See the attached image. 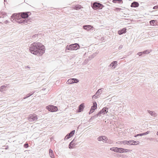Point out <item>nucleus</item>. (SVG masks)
I'll return each mask as SVG.
<instances>
[{
  "label": "nucleus",
  "mask_w": 158,
  "mask_h": 158,
  "mask_svg": "<svg viewBox=\"0 0 158 158\" xmlns=\"http://www.w3.org/2000/svg\"><path fill=\"white\" fill-rule=\"evenodd\" d=\"M108 111V108L106 107H104L101 110L98 114H97V116H98L101 114H103L107 113Z\"/></svg>",
  "instance_id": "obj_8"
},
{
  "label": "nucleus",
  "mask_w": 158,
  "mask_h": 158,
  "mask_svg": "<svg viewBox=\"0 0 158 158\" xmlns=\"http://www.w3.org/2000/svg\"><path fill=\"white\" fill-rule=\"evenodd\" d=\"M126 32V29L125 28H123L122 30L118 31V34L119 35H121L123 33H125Z\"/></svg>",
  "instance_id": "obj_17"
},
{
  "label": "nucleus",
  "mask_w": 158,
  "mask_h": 158,
  "mask_svg": "<svg viewBox=\"0 0 158 158\" xmlns=\"http://www.w3.org/2000/svg\"><path fill=\"white\" fill-rule=\"evenodd\" d=\"M35 92V91H34V92H32L31 93H30L27 94V96L26 97L24 98H23L24 99H26V98L29 97L30 96H31L32 95V94H33Z\"/></svg>",
  "instance_id": "obj_24"
},
{
  "label": "nucleus",
  "mask_w": 158,
  "mask_h": 158,
  "mask_svg": "<svg viewBox=\"0 0 158 158\" xmlns=\"http://www.w3.org/2000/svg\"><path fill=\"white\" fill-rule=\"evenodd\" d=\"M116 9H119V8H116Z\"/></svg>",
  "instance_id": "obj_50"
},
{
  "label": "nucleus",
  "mask_w": 158,
  "mask_h": 158,
  "mask_svg": "<svg viewBox=\"0 0 158 158\" xmlns=\"http://www.w3.org/2000/svg\"><path fill=\"white\" fill-rule=\"evenodd\" d=\"M69 148H72V147L71 146V145H70V144L69 145Z\"/></svg>",
  "instance_id": "obj_45"
},
{
  "label": "nucleus",
  "mask_w": 158,
  "mask_h": 158,
  "mask_svg": "<svg viewBox=\"0 0 158 158\" xmlns=\"http://www.w3.org/2000/svg\"><path fill=\"white\" fill-rule=\"evenodd\" d=\"M103 7V6L101 4L98 2H95L93 4L92 7L95 9H101Z\"/></svg>",
  "instance_id": "obj_4"
},
{
  "label": "nucleus",
  "mask_w": 158,
  "mask_h": 158,
  "mask_svg": "<svg viewBox=\"0 0 158 158\" xmlns=\"http://www.w3.org/2000/svg\"><path fill=\"white\" fill-rule=\"evenodd\" d=\"M110 150L115 152H119L120 153H123L122 152V148H118L117 147H113L110 148Z\"/></svg>",
  "instance_id": "obj_7"
},
{
  "label": "nucleus",
  "mask_w": 158,
  "mask_h": 158,
  "mask_svg": "<svg viewBox=\"0 0 158 158\" xmlns=\"http://www.w3.org/2000/svg\"><path fill=\"white\" fill-rule=\"evenodd\" d=\"M97 104L96 102H95L93 103V105L91 107V108L93 109H94L95 110L97 108Z\"/></svg>",
  "instance_id": "obj_21"
},
{
  "label": "nucleus",
  "mask_w": 158,
  "mask_h": 158,
  "mask_svg": "<svg viewBox=\"0 0 158 158\" xmlns=\"http://www.w3.org/2000/svg\"><path fill=\"white\" fill-rule=\"evenodd\" d=\"M107 139H108L107 137L104 136H100L98 138V140L99 141L104 140L106 141L105 142H106V141L107 140Z\"/></svg>",
  "instance_id": "obj_10"
},
{
  "label": "nucleus",
  "mask_w": 158,
  "mask_h": 158,
  "mask_svg": "<svg viewBox=\"0 0 158 158\" xmlns=\"http://www.w3.org/2000/svg\"><path fill=\"white\" fill-rule=\"evenodd\" d=\"M98 96L97 95H96V94H95V95H94L92 96V98H98Z\"/></svg>",
  "instance_id": "obj_35"
},
{
  "label": "nucleus",
  "mask_w": 158,
  "mask_h": 158,
  "mask_svg": "<svg viewBox=\"0 0 158 158\" xmlns=\"http://www.w3.org/2000/svg\"><path fill=\"white\" fill-rule=\"evenodd\" d=\"M27 68H30V67H29L28 66H27Z\"/></svg>",
  "instance_id": "obj_49"
},
{
  "label": "nucleus",
  "mask_w": 158,
  "mask_h": 158,
  "mask_svg": "<svg viewBox=\"0 0 158 158\" xmlns=\"http://www.w3.org/2000/svg\"><path fill=\"white\" fill-rule=\"evenodd\" d=\"M79 45L77 44H74L66 46V50H76L79 48Z\"/></svg>",
  "instance_id": "obj_3"
},
{
  "label": "nucleus",
  "mask_w": 158,
  "mask_h": 158,
  "mask_svg": "<svg viewBox=\"0 0 158 158\" xmlns=\"http://www.w3.org/2000/svg\"><path fill=\"white\" fill-rule=\"evenodd\" d=\"M117 2H118V3H120L122 2V0H117Z\"/></svg>",
  "instance_id": "obj_42"
},
{
  "label": "nucleus",
  "mask_w": 158,
  "mask_h": 158,
  "mask_svg": "<svg viewBox=\"0 0 158 158\" xmlns=\"http://www.w3.org/2000/svg\"><path fill=\"white\" fill-rule=\"evenodd\" d=\"M156 135L158 136V131L156 133Z\"/></svg>",
  "instance_id": "obj_48"
},
{
  "label": "nucleus",
  "mask_w": 158,
  "mask_h": 158,
  "mask_svg": "<svg viewBox=\"0 0 158 158\" xmlns=\"http://www.w3.org/2000/svg\"><path fill=\"white\" fill-rule=\"evenodd\" d=\"M84 107V104L83 103L81 104L80 106H79V110L78 111V112H81L82 111Z\"/></svg>",
  "instance_id": "obj_14"
},
{
  "label": "nucleus",
  "mask_w": 158,
  "mask_h": 158,
  "mask_svg": "<svg viewBox=\"0 0 158 158\" xmlns=\"http://www.w3.org/2000/svg\"><path fill=\"white\" fill-rule=\"evenodd\" d=\"M20 14H15V21H16L18 23L26 24L28 23L27 21L26 20L22 18Z\"/></svg>",
  "instance_id": "obj_2"
},
{
  "label": "nucleus",
  "mask_w": 158,
  "mask_h": 158,
  "mask_svg": "<svg viewBox=\"0 0 158 158\" xmlns=\"http://www.w3.org/2000/svg\"><path fill=\"white\" fill-rule=\"evenodd\" d=\"M66 83L68 84H70L73 83L72 78L69 79L67 81Z\"/></svg>",
  "instance_id": "obj_25"
},
{
  "label": "nucleus",
  "mask_w": 158,
  "mask_h": 158,
  "mask_svg": "<svg viewBox=\"0 0 158 158\" xmlns=\"http://www.w3.org/2000/svg\"><path fill=\"white\" fill-rule=\"evenodd\" d=\"M94 111V109H93L91 108L90 110V111L89 112V114H90L92 113Z\"/></svg>",
  "instance_id": "obj_33"
},
{
  "label": "nucleus",
  "mask_w": 158,
  "mask_h": 158,
  "mask_svg": "<svg viewBox=\"0 0 158 158\" xmlns=\"http://www.w3.org/2000/svg\"><path fill=\"white\" fill-rule=\"evenodd\" d=\"M46 109L49 111L51 112H54L58 110V109L57 106L52 105H49L46 107Z\"/></svg>",
  "instance_id": "obj_5"
},
{
  "label": "nucleus",
  "mask_w": 158,
  "mask_h": 158,
  "mask_svg": "<svg viewBox=\"0 0 158 158\" xmlns=\"http://www.w3.org/2000/svg\"><path fill=\"white\" fill-rule=\"evenodd\" d=\"M7 88V85H2L0 87V91L1 92H3V91H6V88Z\"/></svg>",
  "instance_id": "obj_13"
},
{
  "label": "nucleus",
  "mask_w": 158,
  "mask_h": 158,
  "mask_svg": "<svg viewBox=\"0 0 158 158\" xmlns=\"http://www.w3.org/2000/svg\"><path fill=\"white\" fill-rule=\"evenodd\" d=\"M29 50L32 54L40 56L44 53V46L40 43H34L29 46Z\"/></svg>",
  "instance_id": "obj_1"
},
{
  "label": "nucleus",
  "mask_w": 158,
  "mask_h": 158,
  "mask_svg": "<svg viewBox=\"0 0 158 158\" xmlns=\"http://www.w3.org/2000/svg\"><path fill=\"white\" fill-rule=\"evenodd\" d=\"M102 92V89H99L96 93V95L98 96L99 94H100Z\"/></svg>",
  "instance_id": "obj_23"
},
{
  "label": "nucleus",
  "mask_w": 158,
  "mask_h": 158,
  "mask_svg": "<svg viewBox=\"0 0 158 158\" xmlns=\"http://www.w3.org/2000/svg\"><path fill=\"white\" fill-rule=\"evenodd\" d=\"M142 52L143 54H149L150 52L148 50H146Z\"/></svg>",
  "instance_id": "obj_30"
},
{
  "label": "nucleus",
  "mask_w": 158,
  "mask_h": 158,
  "mask_svg": "<svg viewBox=\"0 0 158 158\" xmlns=\"http://www.w3.org/2000/svg\"><path fill=\"white\" fill-rule=\"evenodd\" d=\"M72 80L73 83H77L79 82V80L77 79L76 78H72Z\"/></svg>",
  "instance_id": "obj_28"
},
{
  "label": "nucleus",
  "mask_w": 158,
  "mask_h": 158,
  "mask_svg": "<svg viewBox=\"0 0 158 158\" xmlns=\"http://www.w3.org/2000/svg\"><path fill=\"white\" fill-rule=\"evenodd\" d=\"M155 20H151L150 22V24L152 25H154V24L155 22Z\"/></svg>",
  "instance_id": "obj_31"
},
{
  "label": "nucleus",
  "mask_w": 158,
  "mask_h": 158,
  "mask_svg": "<svg viewBox=\"0 0 158 158\" xmlns=\"http://www.w3.org/2000/svg\"><path fill=\"white\" fill-rule=\"evenodd\" d=\"M150 132V131H148L146 132L143 133V135H147Z\"/></svg>",
  "instance_id": "obj_36"
},
{
  "label": "nucleus",
  "mask_w": 158,
  "mask_h": 158,
  "mask_svg": "<svg viewBox=\"0 0 158 158\" xmlns=\"http://www.w3.org/2000/svg\"><path fill=\"white\" fill-rule=\"evenodd\" d=\"M143 54L142 52H139L137 53V55H139V56L142 55Z\"/></svg>",
  "instance_id": "obj_37"
},
{
  "label": "nucleus",
  "mask_w": 158,
  "mask_h": 158,
  "mask_svg": "<svg viewBox=\"0 0 158 158\" xmlns=\"http://www.w3.org/2000/svg\"><path fill=\"white\" fill-rule=\"evenodd\" d=\"M143 135V133H141V134H137V135H135V137H137L138 136H142Z\"/></svg>",
  "instance_id": "obj_34"
},
{
  "label": "nucleus",
  "mask_w": 158,
  "mask_h": 158,
  "mask_svg": "<svg viewBox=\"0 0 158 158\" xmlns=\"http://www.w3.org/2000/svg\"><path fill=\"white\" fill-rule=\"evenodd\" d=\"M117 64V61H114L109 65V67L114 69L116 67V65Z\"/></svg>",
  "instance_id": "obj_11"
},
{
  "label": "nucleus",
  "mask_w": 158,
  "mask_h": 158,
  "mask_svg": "<svg viewBox=\"0 0 158 158\" xmlns=\"http://www.w3.org/2000/svg\"><path fill=\"white\" fill-rule=\"evenodd\" d=\"M158 6H155L153 8V9H158Z\"/></svg>",
  "instance_id": "obj_40"
},
{
  "label": "nucleus",
  "mask_w": 158,
  "mask_h": 158,
  "mask_svg": "<svg viewBox=\"0 0 158 158\" xmlns=\"http://www.w3.org/2000/svg\"><path fill=\"white\" fill-rule=\"evenodd\" d=\"M4 1L5 2V0H4Z\"/></svg>",
  "instance_id": "obj_51"
},
{
  "label": "nucleus",
  "mask_w": 158,
  "mask_h": 158,
  "mask_svg": "<svg viewBox=\"0 0 158 158\" xmlns=\"http://www.w3.org/2000/svg\"><path fill=\"white\" fill-rule=\"evenodd\" d=\"M148 112L149 113L151 116L154 117L156 116V114L154 111H152L150 110H148Z\"/></svg>",
  "instance_id": "obj_19"
},
{
  "label": "nucleus",
  "mask_w": 158,
  "mask_h": 158,
  "mask_svg": "<svg viewBox=\"0 0 158 158\" xmlns=\"http://www.w3.org/2000/svg\"><path fill=\"white\" fill-rule=\"evenodd\" d=\"M133 140H130L128 141V144L130 145H132Z\"/></svg>",
  "instance_id": "obj_32"
},
{
  "label": "nucleus",
  "mask_w": 158,
  "mask_h": 158,
  "mask_svg": "<svg viewBox=\"0 0 158 158\" xmlns=\"http://www.w3.org/2000/svg\"><path fill=\"white\" fill-rule=\"evenodd\" d=\"M123 48V45H120L118 47V49L120 50H121V49H122Z\"/></svg>",
  "instance_id": "obj_39"
},
{
  "label": "nucleus",
  "mask_w": 158,
  "mask_h": 158,
  "mask_svg": "<svg viewBox=\"0 0 158 158\" xmlns=\"http://www.w3.org/2000/svg\"><path fill=\"white\" fill-rule=\"evenodd\" d=\"M5 22L6 23H7L8 22V21H7V20H6L5 21Z\"/></svg>",
  "instance_id": "obj_46"
},
{
  "label": "nucleus",
  "mask_w": 158,
  "mask_h": 158,
  "mask_svg": "<svg viewBox=\"0 0 158 158\" xmlns=\"http://www.w3.org/2000/svg\"><path fill=\"white\" fill-rule=\"evenodd\" d=\"M38 119L37 115L35 114H32L30 115L28 120L30 122H33L36 120Z\"/></svg>",
  "instance_id": "obj_6"
},
{
  "label": "nucleus",
  "mask_w": 158,
  "mask_h": 158,
  "mask_svg": "<svg viewBox=\"0 0 158 158\" xmlns=\"http://www.w3.org/2000/svg\"><path fill=\"white\" fill-rule=\"evenodd\" d=\"M49 155L52 158H55V156L53 153V151L51 149L49 150Z\"/></svg>",
  "instance_id": "obj_18"
},
{
  "label": "nucleus",
  "mask_w": 158,
  "mask_h": 158,
  "mask_svg": "<svg viewBox=\"0 0 158 158\" xmlns=\"http://www.w3.org/2000/svg\"><path fill=\"white\" fill-rule=\"evenodd\" d=\"M93 27L90 25H85L83 26V28L87 31L91 29Z\"/></svg>",
  "instance_id": "obj_12"
},
{
  "label": "nucleus",
  "mask_w": 158,
  "mask_h": 158,
  "mask_svg": "<svg viewBox=\"0 0 158 158\" xmlns=\"http://www.w3.org/2000/svg\"><path fill=\"white\" fill-rule=\"evenodd\" d=\"M81 5H77L73 7V8L77 10L81 9Z\"/></svg>",
  "instance_id": "obj_20"
},
{
  "label": "nucleus",
  "mask_w": 158,
  "mask_h": 158,
  "mask_svg": "<svg viewBox=\"0 0 158 158\" xmlns=\"http://www.w3.org/2000/svg\"><path fill=\"white\" fill-rule=\"evenodd\" d=\"M75 132V130H73L72 131L69 133L65 137L64 140L68 139L72 136L74 134Z\"/></svg>",
  "instance_id": "obj_9"
},
{
  "label": "nucleus",
  "mask_w": 158,
  "mask_h": 158,
  "mask_svg": "<svg viewBox=\"0 0 158 158\" xmlns=\"http://www.w3.org/2000/svg\"><path fill=\"white\" fill-rule=\"evenodd\" d=\"M139 6V4L137 2H132L131 5V7H137Z\"/></svg>",
  "instance_id": "obj_16"
},
{
  "label": "nucleus",
  "mask_w": 158,
  "mask_h": 158,
  "mask_svg": "<svg viewBox=\"0 0 158 158\" xmlns=\"http://www.w3.org/2000/svg\"><path fill=\"white\" fill-rule=\"evenodd\" d=\"M74 140V139H73V140L72 141H71V142L70 143H69V144H70V145H72L73 144V142Z\"/></svg>",
  "instance_id": "obj_41"
},
{
  "label": "nucleus",
  "mask_w": 158,
  "mask_h": 158,
  "mask_svg": "<svg viewBox=\"0 0 158 158\" xmlns=\"http://www.w3.org/2000/svg\"><path fill=\"white\" fill-rule=\"evenodd\" d=\"M15 14H14L12 15L10 17L11 20L12 22H13L14 20H15Z\"/></svg>",
  "instance_id": "obj_22"
},
{
  "label": "nucleus",
  "mask_w": 158,
  "mask_h": 158,
  "mask_svg": "<svg viewBox=\"0 0 158 158\" xmlns=\"http://www.w3.org/2000/svg\"><path fill=\"white\" fill-rule=\"evenodd\" d=\"M113 2L114 3H116L117 2V0H113Z\"/></svg>",
  "instance_id": "obj_43"
},
{
  "label": "nucleus",
  "mask_w": 158,
  "mask_h": 158,
  "mask_svg": "<svg viewBox=\"0 0 158 158\" xmlns=\"http://www.w3.org/2000/svg\"><path fill=\"white\" fill-rule=\"evenodd\" d=\"M28 147V145L27 143H25L24 145V147L25 148H27Z\"/></svg>",
  "instance_id": "obj_38"
},
{
  "label": "nucleus",
  "mask_w": 158,
  "mask_h": 158,
  "mask_svg": "<svg viewBox=\"0 0 158 158\" xmlns=\"http://www.w3.org/2000/svg\"><path fill=\"white\" fill-rule=\"evenodd\" d=\"M148 139H149V140H153V138H148Z\"/></svg>",
  "instance_id": "obj_44"
},
{
  "label": "nucleus",
  "mask_w": 158,
  "mask_h": 158,
  "mask_svg": "<svg viewBox=\"0 0 158 158\" xmlns=\"http://www.w3.org/2000/svg\"><path fill=\"white\" fill-rule=\"evenodd\" d=\"M21 16L22 18L23 19L24 18H27L28 16V13L27 12H23L21 13Z\"/></svg>",
  "instance_id": "obj_15"
},
{
  "label": "nucleus",
  "mask_w": 158,
  "mask_h": 158,
  "mask_svg": "<svg viewBox=\"0 0 158 158\" xmlns=\"http://www.w3.org/2000/svg\"><path fill=\"white\" fill-rule=\"evenodd\" d=\"M122 152H123H123H130L131 151V150L127 149H125L123 148H122Z\"/></svg>",
  "instance_id": "obj_26"
},
{
  "label": "nucleus",
  "mask_w": 158,
  "mask_h": 158,
  "mask_svg": "<svg viewBox=\"0 0 158 158\" xmlns=\"http://www.w3.org/2000/svg\"><path fill=\"white\" fill-rule=\"evenodd\" d=\"M5 149H8V146H7L6 148H5Z\"/></svg>",
  "instance_id": "obj_47"
},
{
  "label": "nucleus",
  "mask_w": 158,
  "mask_h": 158,
  "mask_svg": "<svg viewBox=\"0 0 158 158\" xmlns=\"http://www.w3.org/2000/svg\"><path fill=\"white\" fill-rule=\"evenodd\" d=\"M132 143V145H136L139 143V142L137 141L133 140Z\"/></svg>",
  "instance_id": "obj_27"
},
{
  "label": "nucleus",
  "mask_w": 158,
  "mask_h": 158,
  "mask_svg": "<svg viewBox=\"0 0 158 158\" xmlns=\"http://www.w3.org/2000/svg\"><path fill=\"white\" fill-rule=\"evenodd\" d=\"M122 143H123L124 144H128V141L127 140H124L123 141V142H121L120 143L121 144Z\"/></svg>",
  "instance_id": "obj_29"
}]
</instances>
